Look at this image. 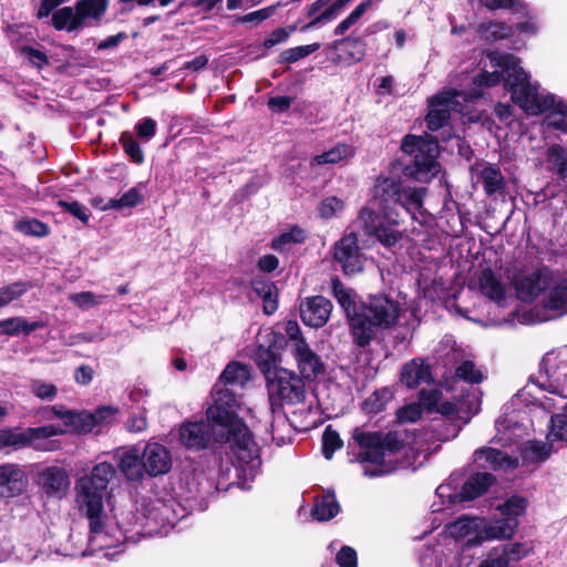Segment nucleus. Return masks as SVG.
<instances>
[{
    "instance_id": "f257e3e1",
    "label": "nucleus",
    "mask_w": 567,
    "mask_h": 567,
    "mask_svg": "<svg viewBox=\"0 0 567 567\" xmlns=\"http://www.w3.org/2000/svg\"><path fill=\"white\" fill-rule=\"evenodd\" d=\"M460 427H396L364 432L355 427L353 439L360 446L359 461L365 476L389 474L408 468L421 455L427 457L441 445L458 435Z\"/></svg>"
},
{
    "instance_id": "f03ea898",
    "label": "nucleus",
    "mask_w": 567,
    "mask_h": 567,
    "mask_svg": "<svg viewBox=\"0 0 567 567\" xmlns=\"http://www.w3.org/2000/svg\"><path fill=\"white\" fill-rule=\"evenodd\" d=\"M487 59L493 70L484 71L474 79L477 86H492L504 81L511 92L512 100L529 115L546 114V124L556 130L567 132V105L550 93L538 91L530 83L529 75L518 65V60L512 54L489 52Z\"/></svg>"
},
{
    "instance_id": "7ed1b4c3",
    "label": "nucleus",
    "mask_w": 567,
    "mask_h": 567,
    "mask_svg": "<svg viewBox=\"0 0 567 567\" xmlns=\"http://www.w3.org/2000/svg\"><path fill=\"white\" fill-rule=\"evenodd\" d=\"M114 475L113 465L101 462L90 474L81 476L74 486L76 507L90 523V544L96 549L104 550L103 556L109 559H114L123 551L122 548L116 551L110 549L121 547L127 540V536L118 526L106 524L103 499Z\"/></svg>"
},
{
    "instance_id": "20e7f679",
    "label": "nucleus",
    "mask_w": 567,
    "mask_h": 567,
    "mask_svg": "<svg viewBox=\"0 0 567 567\" xmlns=\"http://www.w3.org/2000/svg\"><path fill=\"white\" fill-rule=\"evenodd\" d=\"M226 437L231 452L233 465L236 468L239 485L249 489L260 468L259 447L252 440L249 427H179L182 443L192 450H202L212 443V433Z\"/></svg>"
},
{
    "instance_id": "39448f33",
    "label": "nucleus",
    "mask_w": 567,
    "mask_h": 567,
    "mask_svg": "<svg viewBox=\"0 0 567 567\" xmlns=\"http://www.w3.org/2000/svg\"><path fill=\"white\" fill-rule=\"evenodd\" d=\"M251 380V368L239 361H230L212 392V403L206 414L213 425H247L252 422L251 410L241 405L228 386L245 388Z\"/></svg>"
},
{
    "instance_id": "423d86ee",
    "label": "nucleus",
    "mask_w": 567,
    "mask_h": 567,
    "mask_svg": "<svg viewBox=\"0 0 567 567\" xmlns=\"http://www.w3.org/2000/svg\"><path fill=\"white\" fill-rule=\"evenodd\" d=\"M425 192L423 187L404 186L399 177L380 175L373 186L371 205L382 216L383 221L398 224L395 206L400 205L414 220L423 224L426 221L423 209Z\"/></svg>"
},
{
    "instance_id": "0eeeda50",
    "label": "nucleus",
    "mask_w": 567,
    "mask_h": 567,
    "mask_svg": "<svg viewBox=\"0 0 567 567\" xmlns=\"http://www.w3.org/2000/svg\"><path fill=\"white\" fill-rule=\"evenodd\" d=\"M401 315L400 305L386 296H373L360 305V311L352 317V336L354 342L365 347L375 336L377 330L393 327Z\"/></svg>"
},
{
    "instance_id": "6e6552de",
    "label": "nucleus",
    "mask_w": 567,
    "mask_h": 567,
    "mask_svg": "<svg viewBox=\"0 0 567 567\" xmlns=\"http://www.w3.org/2000/svg\"><path fill=\"white\" fill-rule=\"evenodd\" d=\"M518 452L520 461L499 450L483 447L475 452L474 461L482 468L513 473L519 465L537 468L550 457L553 447L547 440L546 442L529 440L520 444Z\"/></svg>"
},
{
    "instance_id": "1a4fd4ad",
    "label": "nucleus",
    "mask_w": 567,
    "mask_h": 567,
    "mask_svg": "<svg viewBox=\"0 0 567 567\" xmlns=\"http://www.w3.org/2000/svg\"><path fill=\"white\" fill-rule=\"evenodd\" d=\"M262 372L269 400L274 408L276 403L299 404L306 400L305 380L296 372L277 367L272 353H267V359L258 362Z\"/></svg>"
},
{
    "instance_id": "9d476101",
    "label": "nucleus",
    "mask_w": 567,
    "mask_h": 567,
    "mask_svg": "<svg viewBox=\"0 0 567 567\" xmlns=\"http://www.w3.org/2000/svg\"><path fill=\"white\" fill-rule=\"evenodd\" d=\"M446 535L462 547L481 546L485 542L503 540L512 532L508 524L492 523L489 517L462 515L446 524Z\"/></svg>"
},
{
    "instance_id": "9b49d317",
    "label": "nucleus",
    "mask_w": 567,
    "mask_h": 567,
    "mask_svg": "<svg viewBox=\"0 0 567 567\" xmlns=\"http://www.w3.org/2000/svg\"><path fill=\"white\" fill-rule=\"evenodd\" d=\"M482 95L478 89L472 90L470 93L444 90L430 100V111L426 115V126L430 131H437L443 128L451 117V112H456L463 115H468L470 120L474 116L471 115L472 104Z\"/></svg>"
},
{
    "instance_id": "f8f14e48",
    "label": "nucleus",
    "mask_w": 567,
    "mask_h": 567,
    "mask_svg": "<svg viewBox=\"0 0 567 567\" xmlns=\"http://www.w3.org/2000/svg\"><path fill=\"white\" fill-rule=\"evenodd\" d=\"M539 384L553 396H545L539 403L533 404L529 409L532 423H548L549 425H567V374L561 381L554 374Z\"/></svg>"
},
{
    "instance_id": "ddd939ff",
    "label": "nucleus",
    "mask_w": 567,
    "mask_h": 567,
    "mask_svg": "<svg viewBox=\"0 0 567 567\" xmlns=\"http://www.w3.org/2000/svg\"><path fill=\"white\" fill-rule=\"evenodd\" d=\"M402 151L412 156L411 165H408L405 172L419 182H430L440 172V165L436 161L439 145L435 141L422 136L408 135L402 142Z\"/></svg>"
},
{
    "instance_id": "4468645a",
    "label": "nucleus",
    "mask_w": 567,
    "mask_h": 567,
    "mask_svg": "<svg viewBox=\"0 0 567 567\" xmlns=\"http://www.w3.org/2000/svg\"><path fill=\"white\" fill-rule=\"evenodd\" d=\"M494 481V476L489 473H476L470 476L463 484L461 492H456L451 482L441 484L435 491V496L440 499V504L436 502L433 503V513L441 512L457 503L472 501L483 495Z\"/></svg>"
},
{
    "instance_id": "2eb2a0df",
    "label": "nucleus",
    "mask_w": 567,
    "mask_h": 567,
    "mask_svg": "<svg viewBox=\"0 0 567 567\" xmlns=\"http://www.w3.org/2000/svg\"><path fill=\"white\" fill-rule=\"evenodd\" d=\"M63 427H3L0 429V447L31 445L38 450H53L47 439L64 434Z\"/></svg>"
},
{
    "instance_id": "dca6fc26",
    "label": "nucleus",
    "mask_w": 567,
    "mask_h": 567,
    "mask_svg": "<svg viewBox=\"0 0 567 567\" xmlns=\"http://www.w3.org/2000/svg\"><path fill=\"white\" fill-rule=\"evenodd\" d=\"M184 509L175 501L154 499L144 505V516L148 520L150 528L147 533L161 534L167 533L174 527Z\"/></svg>"
},
{
    "instance_id": "f3484780",
    "label": "nucleus",
    "mask_w": 567,
    "mask_h": 567,
    "mask_svg": "<svg viewBox=\"0 0 567 567\" xmlns=\"http://www.w3.org/2000/svg\"><path fill=\"white\" fill-rule=\"evenodd\" d=\"M333 259L346 276H353L363 270L365 257L358 245V237L354 233L344 235L336 243Z\"/></svg>"
},
{
    "instance_id": "a211bd4d",
    "label": "nucleus",
    "mask_w": 567,
    "mask_h": 567,
    "mask_svg": "<svg viewBox=\"0 0 567 567\" xmlns=\"http://www.w3.org/2000/svg\"><path fill=\"white\" fill-rule=\"evenodd\" d=\"M475 284L483 296L496 303H503L511 293L509 277L488 267L477 274Z\"/></svg>"
},
{
    "instance_id": "6ab92c4d",
    "label": "nucleus",
    "mask_w": 567,
    "mask_h": 567,
    "mask_svg": "<svg viewBox=\"0 0 567 567\" xmlns=\"http://www.w3.org/2000/svg\"><path fill=\"white\" fill-rule=\"evenodd\" d=\"M532 553L533 546L529 543H508L493 547L477 567H508L509 563L519 561Z\"/></svg>"
},
{
    "instance_id": "aec40b11",
    "label": "nucleus",
    "mask_w": 567,
    "mask_h": 567,
    "mask_svg": "<svg viewBox=\"0 0 567 567\" xmlns=\"http://www.w3.org/2000/svg\"><path fill=\"white\" fill-rule=\"evenodd\" d=\"M381 218L372 207H364L359 214V221L369 234L374 235L384 247H393L402 238V233L394 229L389 221V225H384Z\"/></svg>"
},
{
    "instance_id": "412c9836",
    "label": "nucleus",
    "mask_w": 567,
    "mask_h": 567,
    "mask_svg": "<svg viewBox=\"0 0 567 567\" xmlns=\"http://www.w3.org/2000/svg\"><path fill=\"white\" fill-rule=\"evenodd\" d=\"M529 502L526 497L514 495L497 506L496 509L499 515L489 516L492 523L497 522V524L505 523L509 525L512 532H509V535L504 536L503 540L514 537L518 528V517L525 514Z\"/></svg>"
},
{
    "instance_id": "4be33fe9",
    "label": "nucleus",
    "mask_w": 567,
    "mask_h": 567,
    "mask_svg": "<svg viewBox=\"0 0 567 567\" xmlns=\"http://www.w3.org/2000/svg\"><path fill=\"white\" fill-rule=\"evenodd\" d=\"M549 275L545 270L520 274L514 281L517 296L523 301H533L548 288Z\"/></svg>"
},
{
    "instance_id": "5701e85b",
    "label": "nucleus",
    "mask_w": 567,
    "mask_h": 567,
    "mask_svg": "<svg viewBox=\"0 0 567 567\" xmlns=\"http://www.w3.org/2000/svg\"><path fill=\"white\" fill-rule=\"evenodd\" d=\"M332 310L330 300L322 296L307 298L300 305V317L305 324L321 328L328 321Z\"/></svg>"
},
{
    "instance_id": "b1692460",
    "label": "nucleus",
    "mask_w": 567,
    "mask_h": 567,
    "mask_svg": "<svg viewBox=\"0 0 567 567\" xmlns=\"http://www.w3.org/2000/svg\"><path fill=\"white\" fill-rule=\"evenodd\" d=\"M481 410V400L476 393L467 394L463 399L455 402H443L437 412L452 421H461L468 423L473 415Z\"/></svg>"
},
{
    "instance_id": "393cba45",
    "label": "nucleus",
    "mask_w": 567,
    "mask_h": 567,
    "mask_svg": "<svg viewBox=\"0 0 567 567\" xmlns=\"http://www.w3.org/2000/svg\"><path fill=\"white\" fill-rule=\"evenodd\" d=\"M143 467L150 476L167 473L172 467L168 450L158 443H147L142 453Z\"/></svg>"
},
{
    "instance_id": "a878e982",
    "label": "nucleus",
    "mask_w": 567,
    "mask_h": 567,
    "mask_svg": "<svg viewBox=\"0 0 567 567\" xmlns=\"http://www.w3.org/2000/svg\"><path fill=\"white\" fill-rule=\"evenodd\" d=\"M39 485L49 495L63 497L70 487V478L65 470L58 466L43 468L39 473Z\"/></svg>"
},
{
    "instance_id": "bb28decb",
    "label": "nucleus",
    "mask_w": 567,
    "mask_h": 567,
    "mask_svg": "<svg viewBox=\"0 0 567 567\" xmlns=\"http://www.w3.org/2000/svg\"><path fill=\"white\" fill-rule=\"evenodd\" d=\"M293 357L303 380L313 379L324 370L320 357L310 349L306 340L298 341L297 349L293 350Z\"/></svg>"
},
{
    "instance_id": "cd10ccee",
    "label": "nucleus",
    "mask_w": 567,
    "mask_h": 567,
    "mask_svg": "<svg viewBox=\"0 0 567 567\" xmlns=\"http://www.w3.org/2000/svg\"><path fill=\"white\" fill-rule=\"evenodd\" d=\"M123 411L116 405H100L94 412L80 411V425H109L122 422Z\"/></svg>"
},
{
    "instance_id": "c85d7f7f",
    "label": "nucleus",
    "mask_w": 567,
    "mask_h": 567,
    "mask_svg": "<svg viewBox=\"0 0 567 567\" xmlns=\"http://www.w3.org/2000/svg\"><path fill=\"white\" fill-rule=\"evenodd\" d=\"M25 486L24 473L13 464L0 465V494L14 496L20 494Z\"/></svg>"
},
{
    "instance_id": "c756f323",
    "label": "nucleus",
    "mask_w": 567,
    "mask_h": 567,
    "mask_svg": "<svg viewBox=\"0 0 567 567\" xmlns=\"http://www.w3.org/2000/svg\"><path fill=\"white\" fill-rule=\"evenodd\" d=\"M400 380L408 388H416L423 383H431L430 365L422 359H413L402 368Z\"/></svg>"
},
{
    "instance_id": "7c9ffc66",
    "label": "nucleus",
    "mask_w": 567,
    "mask_h": 567,
    "mask_svg": "<svg viewBox=\"0 0 567 567\" xmlns=\"http://www.w3.org/2000/svg\"><path fill=\"white\" fill-rule=\"evenodd\" d=\"M116 458L121 472L132 481H137L143 477L145 472L143 467V460L136 449H121L116 451Z\"/></svg>"
},
{
    "instance_id": "2f4dec72",
    "label": "nucleus",
    "mask_w": 567,
    "mask_h": 567,
    "mask_svg": "<svg viewBox=\"0 0 567 567\" xmlns=\"http://www.w3.org/2000/svg\"><path fill=\"white\" fill-rule=\"evenodd\" d=\"M542 302L548 310L558 311V315L567 312V284L565 281L550 285L542 292Z\"/></svg>"
},
{
    "instance_id": "473e14b6",
    "label": "nucleus",
    "mask_w": 567,
    "mask_h": 567,
    "mask_svg": "<svg viewBox=\"0 0 567 567\" xmlns=\"http://www.w3.org/2000/svg\"><path fill=\"white\" fill-rule=\"evenodd\" d=\"M452 361H461L456 367L455 375L468 383L476 384L484 380L482 371L471 360H465L463 352L458 349H452Z\"/></svg>"
},
{
    "instance_id": "72a5a7b5",
    "label": "nucleus",
    "mask_w": 567,
    "mask_h": 567,
    "mask_svg": "<svg viewBox=\"0 0 567 567\" xmlns=\"http://www.w3.org/2000/svg\"><path fill=\"white\" fill-rule=\"evenodd\" d=\"M42 321L29 322L23 317H12L0 321V336L30 334L32 331L43 328Z\"/></svg>"
},
{
    "instance_id": "f704fd0d",
    "label": "nucleus",
    "mask_w": 567,
    "mask_h": 567,
    "mask_svg": "<svg viewBox=\"0 0 567 567\" xmlns=\"http://www.w3.org/2000/svg\"><path fill=\"white\" fill-rule=\"evenodd\" d=\"M339 509L340 507L334 494L327 492L316 498L311 515L318 522H326L333 518L339 513Z\"/></svg>"
},
{
    "instance_id": "c9c22d12",
    "label": "nucleus",
    "mask_w": 567,
    "mask_h": 567,
    "mask_svg": "<svg viewBox=\"0 0 567 567\" xmlns=\"http://www.w3.org/2000/svg\"><path fill=\"white\" fill-rule=\"evenodd\" d=\"M487 195L501 193L505 188V178L501 169L495 165H485L478 175Z\"/></svg>"
},
{
    "instance_id": "e433bc0d",
    "label": "nucleus",
    "mask_w": 567,
    "mask_h": 567,
    "mask_svg": "<svg viewBox=\"0 0 567 567\" xmlns=\"http://www.w3.org/2000/svg\"><path fill=\"white\" fill-rule=\"evenodd\" d=\"M332 293L339 305L343 308L347 316L350 319V323L352 324V317L354 316V311H360V306L355 302V293L343 286V284L334 278L332 280Z\"/></svg>"
},
{
    "instance_id": "4c0bfd02",
    "label": "nucleus",
    "mask_w": 567,
    "mask_h": 567,
    "mask_svg": "<svg viewBox=\"0 0 567 567\" xmlns=\"http://www.w3.org/2000/svg\"><path fill=\"white\" fill-rule=\"evenodd\" d=\"M144 185L138 184L124 193L121 198H111L102 209H122L132 208L140 205L144 199Z\"/></svg>"
},
{
    "instance_id": "58836bf2",
    "label": "nucleus",
    "mask_w": 567,
    "mask_h": 567,
    "mask_svg": "<svg viewBox=\"0 0 567 567\" xmlns=\"http://www.w3.org/2000/svg\"><path fill=\"white\" fill-rule=\"evenodd\" d=\"M548 169L555 172L559 178L567 177V152L558 144L548 147L546 152Z\"/></svg>"
},
{
    "instance_id": "ea45409f",
    "label": "nucleus",
    "mask_w": 567,
    "mask_h": 567,
    "mask_svg": "<svg viewBox=\"0 0 567 567\" xmlns=\"http://www.w3.org/2000/svg\"><path fill=\"white\" fill-rule=\"evenodd\" d=\"M252 288L254 291L262 299L265 313H274L277 309L276 287L269 281L256 279L252 282Z\"/></svg>"
},
{
    "instance_id": "a19ab883",
    "label": "nucleus",
    "mask_w": 567,
    "mask_h": 567,
    "mask_svg": "<svg viewBox=\"0 0 567 567\" xmlns=\"http://www.w3.org/2000/svg\"><path fill=\"white\" fill-rule=\"evenodd\" d=\"M354 154V150L352 146L348 144H338L333 148L322 153L321 155L315 156L310 164L311 165H321V164H336L342 159H347L352 157Z\"/></svg>"
},
{
    "instance_id": "79ce46f5",
    "label": "nucleus",
    "mask_w": 567,
    "mask_h": 567,
    "mask_svg": "<svg viewBox=\"0 0 567 567\" xmlns=\"http://www.w3.org/2000/svg\"><path fill=\"white\" fill-rule=\"evenodd\" d=\"M333 48L343 52L348 62H358L364 56V43L359 38L337 40Z\"/></svg>"
},
{
    "instance_id": "37998d69",
    "label": "nucleus",
    "mask_w": 567,
    "mask_h": 567,
    "mask_svg": "<svg viewBox=\"0 0 567 567\" xmlns=\"http://www.w3.org/2000/svg\"><path fill=\"white\" fill-rule=\"evenodd\" d=\"M53 25L58 30L73 31L82 25L79 12L71 7H64L53 14Z\"/></svg>"
},
{
    "instance_id": "c03bdc74",
    "label": "nucleus",
    "mask_w": 567,
    "mask_h": 567,
    "mask_svg": "<svg viewBox=\"0 0 567 567\" xmlns=\"http://www.w3.org/2000/svg\"><path fill=\"white\" fill-rule=\"evenodd\" d=\"M31 285L25 281H16L0 288V308H3L14 300L21 298Z\"/></svg>"
},
{
    "instance_id": "a18cd8bd",
    "label": "nucleus",
    "mask_w": 567,
    "mask_h": 567,
    "mask_svg": "<svg viewBox=\"0 0 567 567\" xmlns=\"http://www.w3.org/2000/svg\"><path fill=\"white\" fill-rule=\"evenodd\" d=\"M393 398V391L389 388H383L374 391L363 403V409L367 413H378L384 409L388 402Z\"/></svg>"
},
{
    "instance_id": "49530a36",
    "label": "nucleus",
    "mask_w": 567,
    "mask_h": 567,
    "mask_svg": "<svg viewBox=\"0 0 567 567\" xmlns=\"http://www.w3.org/2000/svg\"><path fill=\"white\" fill-rule=\"evenodd\" d=\"M372 3L373 0H365L361 2L359 6H357L355 9L336 27L334 34H344L353 24H355L360 20V18L372 6Z\"/></svg>"
},
{
    "instance_id": "de8ad7c7",
    "label": "nucleus",
    "mask_w": 567,
    "mask_h": 567,
    "mask_svg": "<svg viewBox=\"0 0 567 567\" xmlns=\"http://www.w3.org/2000/svg\"><path fill=\"white\" fill-rule=\"evenodd\" d=\"M343 446L339 433L332 427H327L322 435V454L327 460H331L333 453Z\"/></svg>"
},
{
    "instance_id": "09e8293b",
    "label": "nucleus",
    "mask_w": 567,
    "mask_h": 567,
    "mask_svg": "<svg viewBox=\"0 0 567 567\" xmlns=\"http://www.w3.org/2000/svg\"><path fill=\"white\" fill-rule=\"evenodd\" d=\"M81 22L86 18H99L105 10L103 0H82L76 4Z\"/></svg>"
},
{
    "instance_id": "8fccbe9b",
    "label": "nucleus",
    "mask_w": 567,
    "mask_h": 567,
    "mask_svg": "<svg viewBox=\"0 0 567 567\" xmlns=\"http://www.w3.org/2000/svg\"><path fill=\"white\" fill-rule=\"evenodd\" d=\"M30 390L32 394L43 401H52L58 394V388L55 384L41 379L32 380L30 383Z\"/></svg>"
},
{
    "instance_id": "3c124183",
    "label": "nucleus",
    "mask_w": 567,
    "mask_h": 567,
    "mask_svg": "<svg viewBox=\"0 0 567 567\" xmlns=\"http://www.w3.org/2000/svg\"><path fill=\"white\" fill-rule=\"evenodd\" d=\"M104 296L95 295L91 291L71 293L69 300L80 309L86 310L102 303Z\"/></svg>"
},
{
    "instance_id": "603ef678",
    "label": "nucleus",
    "mask_w": 567,
    "mask_h": 567,
    "mask_svg": "<svg viewBox=\"0 0 567 567\" xmlns=\"http://www.w3.org/2000/svg\"><path fill=\"white\" fill-rule=\"evenodd\" d=\"M480 33L488 41H495L507 37L511 32V27L502 22H489L480 25Z\"/></svg>"
},
{
    "instance_id": "864d4df0",
    "label": "nucleus",
    "mask_w": 567,
    "mask_h": 567,
    "mask_svg": "<svg viewBox=\"0 0 567 567\" xmlns=\"http://www.w3.org/2000/svg\"><path fill=\"white\" fill-rule=\"evenodd\" d=\"M16 228L28 236L44 237L49 234V227L37 219H24L19 220L16 224Z\"/></svg>"
},
{
    "instance_id": "5fc2aeb1",
    "label": "nucleus",
    "mask_w": 567,
    "mask_h": 567,
    "mask_svg": "<svg viewBox=\"0 0 567 567\" xmlns=\"http://www.w3.org/2000/svg\"><path fill=\"white\" fill-rule=\"evenodd\" d=\"M422 414L421 403L412 402L396 411V420L399 423H415L421 420Z\"/></svg>"
},
{
    "instance_id": "6e6d98bb",
    "label": "nucleus",
    "mask_w": 567,
    "mask_h": 567,
    "mask_svg": "<svg viewBox=\"0 0 567 567\" xmlns=\"http://www.w3.org/2000/svg\"><path fill=\"white\" fill-rule=\"evenodd\" d=\"M120 142L124 152L132 158V161L138 164L144 161L143 151L132 134L127 132L122 133Z\"/></svg>"
},
{
    "instance_id": "4d7b16f0",
    "label": "nucleus",
    "mask_w": 567,
    "mask_h": 567,
    "mask_svg": "<svg viewBox=\"0 0 567 567\" xmlns=\"http://www.w3.org/2000/svg\"><path fill=\"white\" fill-rule=\"evenodd\" d=\"M343 208H344L343 200L336 196H331V197L324 198L320 203V205L318 207V212H319L320 217H322L324 219H330V218L334 217L337 214H339L340 212H342Z\"/></svg>"
},
{
    "instance_id": "13d9d810",
    "label": "nucleus",
    "mask_w": 567,
    "mask_h": 567,
    "mask_svg": "<svg viewBox=\"0 0 567 567\" xmlns=\"http://www.w3.org/2000/svg\"><path fill=\"white\" fill-rule=\"evenodd\" d=\"M306 238L305 231L300 228H292L290 231L282 233L278 237H276L271 247L276 250H280L285 245L290 243H301Z\"/></svg>"
},
{
    "instance_id": "bf43d9fd",
    "label": "nucleus",
    "mask_w": 567,
    "mask_h": 567,
    "mask_svg": "<svg viewBox=\"0 0 567 567\" xmlns=\"http://www.w3.org/2000/svg\"><path fill=\"white\" fill-rule=\"evenodd\" d=\"M319 48L320 45L318 43L291 48L281 53V60L285 62H296L313 53Z\"/></svg>"
},
{
    "instance_id": "052dcab7",
    "label": "nucleus",
    "mask_w": 567,
    "mask_h": 567,
    "mask_svg": "<svg viewBox=\"0 0 567 567\" xmlns=\"http://www.w3.org/2000/svg\"><path fill=\"white\" fill-rule=\"evenodd\" d=\"M47 413L54 415L56 419L64 421L70 425H80V411L69 410L63 405H54L47 410Z\"/></svg>"
},
{
    "instance_id": "680f3d73",
    "label": "nucleus",
    "mask_w": 567,
    "mask_h": 567,
    "mask_svg": "<svg viewBox=\"0 0 567 567\" xmlns=\"http://www.w3.org/2000/svg\"><path fill=\"white\" fill-rule=\"evenodd\" d=\"M296 432L297 427H270L269 435L277 446H282L292 443Z\"/></svg>"
},
{
    "instance_id": "e2e57ef3",
    "label": "nucleus",
    "mask_w": 567,
    "mask_h": 567,
    "mask_svg": "<svg viewBox=\"0 0 567 567\" xmlns=\"http://www.w3.org/2000/svg\"><path fill=\"white\" fill-rule=\"evenodd\" d=\"M336 561L339 567H357V551L350 546H342L337 553Z\"/></svg>"
},
{
    "instance_id": "0e129e2a",
    "label": "nucleus",
    "mask_w": 567,
    "mask_h": 567,
    "mask_svg": "<svg viewBox=\"0 0 567 567\" xmlns=\"http://www.w3.org/2000/svg\"><path fill=\"white\" fill-rule=\"evenodd\" d=\"M135 131L140 138L148 141L156 133V122L153 118L145 117L136 123Z\"/></svg>"
},
{
    "instance_id": "69168bd1",
    "label": "nucleus",
    "mask_w": 567,
    "mask_h": 567,
    "mask_svg": "<svg viewBox=\"0 0 567 567\" xmlns=\"http://www.w3.org/2000/svg\"><path fill=\"white\" fill-rule=\"evenodd\" d=\"M21 53L23 54V56L25 59H28V61L32 65H34L39 69H41L48 64L47 55L38 49H34L32 47H23V48H21Z\"/></svg>"
},
{
    "instance_id": "338daca9",
    "label": "nucleus",
    "mask_w": 567,
    "mask_h": 567,
    "mask_svg": "<svg viewBox=\"0 0 567 567\" xmlns=\"http://www.w3.org/2000/svg\"><path fill=\"white\" fill-rule=\"evenodd\" d=\"M441 399V392L436 389H431V390H421L420 392V396H419V402L417 403H421V406L424 410H431L432 408H434L437 402L440 401Z\"/></svg>"
},
{
    "instance_id": "774afa93",
    "label": "nucleus",
    "mask_w": 567,
    "mask_h": 567,
    "mask_svg": "<svg viewBox=\"0 0 567 567\" xmlns=\"http://www.w3.org/2000/svg\"><path fill=\"white\" fill-rule=\"evenodd\" d=\"M61 205L75 218L80 219L82 223L86 224L89 221V213L87 209L78 202L63 203Z\"/></svg>"
}]
</instances>
